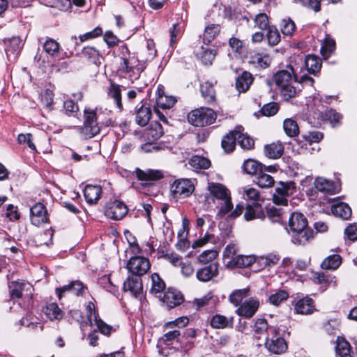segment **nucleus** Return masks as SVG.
Masks as SVG:
<instances>
[{
    "instance_id": "obj_1",
    "label": "nucleus",
    "mask_w": 357,
    "mask_h": 357,
    "mask_svg": "<svg viewBox=\"0 0 357 357\" xmlns=\"http://www.w3.org/2000/svg\"><path fill=\"white\" fill-rule=\"evenodd\" d=\"M273 80L280 89L284 98L289 99L294 97L297 92L301 91V85L303 83H308L312 85L314 79L307 75L301 77L298 75V67L289 64L284 70H278L273 75Z\"/></svg>"
},
{
    "instance_id": "obj_2",
    "label": "nucleus",
    "mask_w": 357,
    "mask_h": 357,
    "mask_svg": "<svg viewBox=\"0 0 357 357\" xmlns=\"http://www.w3.org/2000/svg\"><path fill=\"white\" fill-rule=\"evenodd\" d=\"M289 227L294 243L305 244L313 238V231L307 227V220L302 213H292L289 220Z\"/></svg>"
},
{
    "instance_id": "obj_3",
    "label": "nucleus",
    "mask_w": 357,
    "mask_h": 357,
    "mask_svg": "<svg viewBox=\"0 0 357 357\" xmlns=\"http://www.w3.org/2000/svg\"><path fill=\"white\" fill-rule=\"evenodd\" d=\"M208 195L213 198L220 201L217 206L218 211L217 216L224 217L233 208V204L229 190L222 184L211 182L207 187Z\"/></svg>"
},
{
    "instance_id": "obj_4",
    "label": "nucleus",
    "mask_w": 357,
    "mask_h": 357,
    "mask_svg": "<svg viewBox=\"0 0 357 357\" xmlns=\"http://www.w3.org/2000/svg\"><path fill=\"white\" fill-rule=\"evenodd\" d=\"M128 52V56L123 54L121 58L119 70L124 74L125 77L133 82L137 79L144 70L143 64L135 56L130 55L127 47H124Z\"/></svg>"
},
{
    "instance_id": "obj_5",
    "label": "nucleus",
    "mask_w": 357,
    "mask_h": 357,
    "mask_svg": "<svg viewBox=\"0 0 357 357\" xmlns=\"http://www.w3.org/2000/svg\"><path fill=\"white\" fill-rule=\"evenodd\" d=\"M100 124L97 109H85L84 124L80 128V133L85 139L92 138L100 132Z\"/></svg>"
},
{
    "instance_id": "obj_6",
    "label": "nucleus",
    "mask_w": 357,
    "mask_h": 357,
    "mask_svg": "<svg viewBox=\"0 0 357 357\" xmlns=\"http://www.w3.org/2000/svg\"><path fill=\"white\" fill-rule=\"evenodd\" d=\"M216 117L215 112L208 107H201L192 110L188 114L189 123L197 127H204L213 123Z\"/></svg>"
},
{
    "instance_id": "obj_7",
    "label": "nucleus",
    "mask_w": 357,
    "mask_h": 357,
    "mask_svg": "<svg viewBox=\"0 0 357 357\" xmlns=\"http://www.w3.org/2000/svg\"><path fill=\"white\" fill-rule=\"evenodd\" d=\"M194 190L195 185L192 181L187 178L177 179L171 185V193L176 199L190 197Z\"/></svg>"
},
{
    "instance_id": "obj_8",
    "label": "nucleus",
    "mask_w": 357,
    "mask_h": 357,
    "mask_svg": "<svg viewBox=\"0 0 357 357\" xmlns=\"http://www.w3.org/2000/svg\"><path fill=\"white\" fill-rule=\"evenodd\" d=\"M295 183L292 181L280 182L273 195V201L280 205H287V197L294 194Z\"/></svg>"
},
{
    "instance_id": "obj_9",
    "label": "nucleus",
    "mask_w": 357,
    "mask_h": 357,
    "mask_svg": "<svg viewBox=\"0 0 357 357\" xmlns=\"http://www.w3.org/2000/svg\"><path fill=\"white\" fill-rule=\"evenodd\" d=\"M150 267L151 264L149 259L141 256L132 257L127 263V268L129 272L138 277L146 274Z\"/></svg>"
},
{
    "instance_id": "obj_10",
    "label": "nucleus",
    "mask_w": 357,
    "mask_h": 357,
    "mask_svg": "<svg viewBox=\"0 0 357 357\" xmlns=\"http://www.w3.org/2000/svg\"><path fill=\"white\" fill-rule=\"evenodd\" d=\"M260 306V301L257 298H250L243 302L236 310V313L245 319L252 318Z\"/></svg>"
},
{
    "instance_id": "obj_11",
    "label": "nucleus",
    "mask_w": 357,
    "mask_h": 357,
    "mask_svg": "<svg viewBox=\"0 0 357 357\" xmlns=\"http://www.w3.org/2000/svg\"><path fill=\"white\" fill-rule=\"evenodd\" d=\"M128 213L126 204L119 200H114L107 204L105 213L110 219L118 220L122 219Z\"/></svg>"
},
{
    "instance_id": "obj_12",
    "label": "nucleus",
    "mask_w": 357,
    "mask_h": 357,
    "mask_svg": "<svg viewBox=\"0 0 357 357\" xmlns=\"http://www.w3.org/2000/svg\"><path fill=\"white\" fill-rule=\"evenodd\" d=\"M276 335H273L271 338L267 337L265 342V348L271 353L274 354H282L287 349V344L284 338L277 337Z\"/></svg>"
},
{
    "instance_id": "obj_13",
    "label": "nucleus",
    "mask_w": 357,
    "mask_h": 357,
    "mask_svg": "<svg viewBox=\"0 0 357 357\" xmlns=\"http://www.w3.org/2000/svg\"><path fill=\"white\" fill-rule=\"evenodd\" d=\"M31 221L33 225L40 226L48 221L45 206L41 203L34 204L30 209Z\"/></svg>"
},
{
    "instance_id": "obj_14",
    "label": "nucleus",
    "mask_w": 357,
    "mask_h": 357,
    "mask_svg": "<svg viewBox=\"0 0 357 357\" xmlns=\"http://www.w3.org/2000/svg\"><path fill=\"white\" fill-rule=\"evenodd\" d=\"M6 53L9 59H15L22 47V40L19 37H12L4 40Z\"/></svg>"
},
{
    "instance_id": "obj_15",
    "label": "nucleus",
    "mask_w": 357,
    "mask_h": 357,
    "mask_svg": "<svg viewBox=\"0 0 357 357\" xmlns=\"http://www.w3.org/2000/svg\"><path fill=\"white\" fill-rule=\"evenodd\" d=\"M123 290L129 291L135 297L140 296L143 291L142 279L135 275L129 276L123 283Z\"/></svg>"
},
{
    "instance_id": "obj_16",
    "label": "nucleus",
    "mask_w": 357,
    "mask_h": 357,
    "mask_svg": "<svg viewBox=\"0 0 357 357\" xmlns=\"http://www.w3.org/2000/svg\"><path fill=\"white\" fill-rule=\"evenodd\" d=\"M218 275V265L216 263H211L209 265L199 268L196 273L198 280L206 282Z\"/></svg>"
},
{
    "instance_id": "obj_17",
    "label": "nucleus",
    "mask_w": 357,
    "mask_h": 357,
    "mask_svg": "<svg viewBox=\"0 0 357 357\" xmlns=\"http://www.w3.org/2000/svg\"><path fill=\"white\" fill-rule=\"evenodd\" d=\"M83 290V284L79 282L75 281L61 288H57L56 292L59 299L61 300L63 296H66L68 294L79 296L82 294Z\"/></svg>"
},
{
    "instance_id": "obj_18",
    "label": "nucleus",
    "mask_w": 357,
    "mask_h": 357,
    "mask_svg": "<svg viewBox=\"0 0 357 357\" xmlns=\"http://www.w3.org/2000/svg\"><path fill=\"white\" fill-rule=\"evenodd\" d=\"M176 99L172 96H166L164 91V87L159 86L157 90L156 105L155 107L162 109H169L175 104Z\"/></svg>"
},
{
    "instance_id": "obj_19",
    "label": "nucleus",
    "mask_w": 357,
    "mask_h": 357,
    "mask_svg": "<svg viewBox=\"0 0 357 357\" xmlns=\"http://www.w3.org/2000/svg\"><path fill=\"white\" fill-rule=\"evenodd\" d=\"M102 195V188L100 185H87L84 190L86 202L89 204H96Z\"/></svg>"
},
{
    "instance_id": "obj_20",
    "label": "nucleus",
    "mask_w": 357,
    "mask_h": 357,
    "mask_svg": "<svg viewBox=\"0 0 357 357\" xmlns=\"http://www.w3.org/2000/svg\"><path fill=\"white\" fill-rule=\"evenodd\" d=\"M162 301L169 307L172 308L180 305L183 302V298L180 292L169 289L163 294Z\"/></svg>"
},
{
    "instance_id": "obj_21",
    "label": "nucleus",
    "mask_w": 357,
    "mask_h": 357,
    "mask_svg": "<svg viewBox=\"0 0 357 357\" xmlns=\"http://www.w3.org/2000/svg\"><path fill=\"white\" fill-rule=\"evenodd\" d=\"M294 310L297 314H309L315 310L314 301L309 297L298 300L294 305Z\"/></svg>"
},
{
    "instance_id": "obj_22",
    "label": "nucleus",
    "mask_w": 357,
    "mask_h": 357,
    "mask_svg": "<svg viewBox=\"0 0 357 357\" xmlns=\"http://www.w3.org/2000/svg\"><path fill=\"white\" fill-rule=\"evenodd\" d=\"M255 335L260 338L261 335H264L267 333H271L272 335H276L278 333L277 328L269 326L267 321L265 319H257L255 320L254 326Z\"/></svg>"
},
{
    "instance_id": "obj_23",
    "label": "nucleus",
    "mask_w": 357,
    "mask_h": 357,
    "mask_svg": "<svg viewBox=\"0 0 357 357\" xmlns=\"http://www.w3.org/2000/svg\"><path fill=\"white\" fill-rule=\"evenodd\" d=\"M253 77L251 73L245 71L238 76L236 81V89L239 93H245L248 90L253 82Z\"/></svg>"
},
{
    "instance_id": "obj_24",
    "label": "nucleus",
    "mask_w": 357,
    "mask_h": 357,
    "mask_svg": "<svg viewBox=\"0 0 357 357\" xmlns=\"http://www.w3.org/2000/svg\"><path fill=\"white\" fill-rule=\"evenodd\" d=\"M256 258L252 255H236L228 261V266L236 268H245L255 262Z\"/></svg>"
},
{
    "instance_id": "obj_25",
    "label": "nucleus",
    "mask_w": 357,
    "mask_h": 357,
    "mask_svg": "<svg viewBox=\"0 0 357 357\" xmlns=\"http://www.w3.org/2000/svg\"><path fill=\"white\" fill-rule=\"evenodd\" d=\"M284 152V146L280 142H273L264 146L265 155L271 159L280 158Z\"/></svg>"
},
{
    "instance_id": "obj_26",
    "label": "nucleus",
    "mask_w": 357,
    "mask_h": 357,
    "mask_svg": "<svg viewBox=\"0 0 357 357\" xmlns=\"http://www.w3.org/2000/svg\"><path fill=\"white\" fill-rule=\"evenodd\" d=\"M237 127L235 130L227 134L222 139V147L227 153L232 152L235 148L236 140H238Z\"/></svg>"
},
{
    "instance_id": "obj_27",
    "label": "nucleus",
    "mask_w": 357,
    "mask_h": 357,
    "mask_svg": "<svg viewBox=\"0 0 357 357\" xmlns=\"http://www.w3.org/2000/svg\"><path fill=\"white\" fill-rule=\"evenodd\" d=\"M233 323L234 318L232 317L227 318L221 314H215L213 316L210 321L211 327L216 329L231 327Z\"/></svg>"
},
{
    "instance_id": "obj_28",
    "label": "nucleus",
    "mask_w": 357,
    "mask_h": 357,
    "mask_svg": "<svg viewBox=\"0 0 357 357\" xmlns=\"http://www.w3.org/2000/svg\"><path fill=\"white\" fill-rule=\"evenodd\" d=\"M95 324L98 331L105 335H109L111 331V326L105 324L101 319L98 317V314L97 313H92L89 315V325L92 326Z\"/></svg>"
},
{
    "instance_id": "obj_29",
    "label": "nucleus",
    "mask_w": 357,
    "mask_h": 357,
    "mask_svg": "<svg viewBox=\"0 0 357 357\" xmlns=\"http://www.w3.org/2000/svg\"><path fill=\"white\" fill-rule=\"evenodd\" d=\"M135 172L137 177L141 181H157L163 177V174L160 170L147 169L143 171L137 169Z\"/></svg>"
},
{
    "instance_id": "obj_30",
    "label": "nucleus",
    "mask_w": 357,
    "mask_h": 357,
    "mask_svg": "<svg viewBox=\"0 0 357 357\" xmlns=\"http://www.w3.org/2000/svg\"><path fill=\"white\" fill-rule=\"evenodd\" d=\"M249 62L261 68H266L270 66L271 59L266 54L256 52L250 55Z\"/></svg>"
},
{
    "instance_id": "obj_31",
    "label": "nucleus",
    "mask_w": 357,
    "mask_h": 357,
    "mask_svg": "<svg viewBox=\"0 0 357 357\" xmlns=\"http://www.w3.org/2000/svg\"><path fill=\"white\" fill-rule=\"evenodd\" d=\"M151 116V110L150 107L141 105L137 110L135 117L136 123L141 126H145L149 123Z\"/></svg>"
},
{
    "instance_id": "obj_32",
    "label": "nucleus",
    "mask_w": 357,
    "mask_h": 357,
    "mask_svg": "<svg viewBox=\"0 0 357 357\" xmlns=\"http://www.w3.org/2000/svg\"><path fill=\"white\" fill-rule=\"evenodd\" d=\"M200 91L208 103H213L215 100V91L212 83L206 82L200 85Z\"/></svg>"
},
{
    "instance_id": "obj_33",
    "label": "nucleus",
    "mask_w": 357,
    "mask_h": 357,
    "mask_svg": "<svg viewBox=\"0 0 357 357\" xmlns=\"http://www.w3.org/2000/svg\"><path fill=\"white\" fill-rule=\"evenodd\" d=\"M304 61L307 71L311 74H316L321 67V59L314 55H307Z\"/></svg>"
},
{
    "instance_id": "obj_34",
    "label": "nucleus",
    "mask_w": 357,
    "mask_h": 357,
    "mask_svg": "<svg viewBox=\"0 0 357 357\" xmlns=\"http://www.w3.org/2000/svg\"><path fill=\"white\" fill-rule=\"evenodd\" d=\"M332 213L335 215L347 220L351 215L350 206L345 203H340L332 206Z\"/></svg>"
},
{
    "instance_id": "obj_35",
    "label": "nucleus",
    "mask_w": 357,
    "mask_h": 357,
    "mask_svg": "<svg viewBox=\"0 0 357 357\" xmlns=\"http://www.w3.org/2000/svg\"><path fill=\"white\" fill-rule=\"evenodd\" d=\"M335 350L336 354L341 357H350L351 347L344 337H337Z\"/></svg>"
},
{
    "instance_id": "obj_36",
    "label": "nucleus",
    "mask_w": 357,
    "mask_h": 357,
    "mask_svg": "<svg viewBox=\"0 0 357 357\" xmlns=\"http://www.w3.org/2000/svg\"><path fill=\"white\" fill-rule=\"evenodd\" d=\"M197 56L204 64L210 65L215 59V52L213 49L202 47Z\"/></svg>"
},
{
    "instance_id": "obj_37",
    "label": "nucleus",
    "mask_w": 357,
    "mask_h": 357,
    "mask_svg": "<svg viewBox=\"0 0 357 357\" xmlns=\"http://www.w3.org/2000/svg\"><path fill=\"white\" fill-rule=\"evenodd\" d=\"M314 186L321 192L333 193L335 192L333 183L324 178H317L314 181Z\"/></svg>"
},
{
    "instance_id": "obj_38",
    "label": "nucleus",
    "mask_w": 357,
    "mask_h": 357,
    "mask_svg": "<svg viewBox=\"0 0 357 357\" xmlns=\"http://www.w3.org/2000/svg\"><path fill=\"white\" fill-rule=\"evenodd\" d=\"M188 164L191 167L197 170L206 169L210 167L211 162L204 157L194 155L190 159Z\"/></svg>"
},
{
    "instance_id": "obj_39",
    "label": "nucleus",
    "mask_w": 357,
    "mask_h": 357,
    "mask_svg": "<svg viewBox=\"0 0 357 357\" xmlns=\"http://www.w3.org/2000/svg\"><path fill=\"white\" fill-rule=\"evenodd\" d=\"M283 129L285 134L290 137H296L299 133V128L296 121L292 119H286L283 122Z\"/></svg>"
},
{
    "instance_id": "obj_40",
    "label": "nucleus",
    "mask_w": 357,
    "mask_h": 357,
    "mask_svg": "<svg viewBox=\"0 0 357 357\" xmlns=\"http://www.w3.org/2000/svg\"><path fill=\"white\" fill-rule=\"evenodd\" d=\"M342 259L338 255H332L325 258L321 264L323 269L335 270L341 264Z\"/></svg>"
},
{
    "instance_id": "obj_41",
    "label": "nucleus",
    "mask_w": 357,
    "mask_h": 357,
    "mask_svg": "<svg viewBox=\"0 0 357 357\" xmlns=\"http://www.w3.org/2000/svg\"><path fill=\"white\" fill-rule=\"evenodd\" d=\"M45 52L52 57L57 56L60 52L59 44L54 39L47 38L43 44Z\"/></svg>"
},
{
    "instance_id": "obj_42",
    "label": "nucleus",
    "mask_w": 357,
    "mask_h": 357,
    "mask_svg": "<svg viewBox=\"0 0 357 357\" xmlns=\"http://www.w3.org/2000/svg\"><path fill=\"white\" fill-rule=\"evenodd\" d=\"M237 130H238V142L241 147L243 149L248 150L252 149L255 144L254 140L248 135L242 132V127H237Z\"/></svg>"
},
{
    "instance_id": "obj_43",
    "label": "nucleus",
    "mask_w": 357,
    "mask_h": 357,
    "mask_svg": "<svg viewBox=\"0 0 357 357\" xmlns=\"http://www.w3.org/2000/svg\"><path fill=\"white\" fill-rule=\"evenodd\" d=\"M45 313L51 320H60L63 317L62 311L55 303L48 304L45 307Z\"/></svg>"
},
{
    "instance_id": "obj_44",
    "label": "nucleus",
    "mask_w": 357,
    "mask_h": 357,
    "mask_svg": "<svg viewBox=\"0 0 357 357\" xmlns=\"http://www.w3.org/2000/svg\"><path fill=\"white\" fill-rule=\"evenodd\" d=\"M249 291V288L235 290L229 295V300L235 306H238L243 299L248 296Z\"/></svg>"
},
{
    "instance_id": "obj_45",
    "label": "nucleus",
    "mask_w": 357,
    "mask_h": 357,
    "mask_svg": "<svg viewBox=\"0 0 357 357\" xmlns=\"http://www.w3.org/2000/svg\"><path fill=\"white\" fill-rule=\"evenodd\" d=\"M108 97L113 99L116 107L121 110V93L120 86L115 84H111V86L108 91Z\"/></svg>"
},
{
    "instance_id": "obj_46",
    "label": "nucleus",
    "mask_w": 357,
    "mask_h": 357,
    "mask_svg": "<svg viewBox=\"0 0 357 357\" xmlns=\"http://www.w3.org/2000/svg\"><path fill=\"white\" fill-rule=\"evenodd\" d=\"M163 133L164 131L161 124L158 122H153L151 123L149 129L146 131V136L148 138L157 140L162 136Z\"/></svg>"
},
{
    "instance_id": "obj_47",
    "label": "nucleus",
    "mask_w": 357,
    "mask_h": 357,
    "mask_svg": "<svg viewBox=\"0 0 357 357\" xmlns=\"http://www.w3.org/2000/svg\"><path fill=\"white\" fill-rule=\"evenodd\" d=\"M29 286V284H25L20 282H12L9 284V292L12 298H19L22 296V290L26 286Z\"/></svg>"
},
{
    "instance_id": "obj_48",
    "label": "nucleus",
    "mask_w": 357,
    "mask_h": 357,
    "mask_svg": "<svg viewBox=\"0 0 357 357\" xmlns=\"http://www.w3.org/2000/svg\"><path fill=\"white\" fill-rule=\"evenodd\" d=\"M243 169L248 174L257 175L261 171V166L256 160L249 159L244 162Z\"/></svg>"
},
{
    "instance_id": "obj_49",
    "label": "nucleus",
    "mask_w": 357,
    "mask_h": 357,
    "mask_svg": "<svg viewBox=\"0 0 357 357\" xmlns=\"http://www.w3.org/2000/svg\"><path fill=\"white\" fill-rule=\"evenodd\" d=\"M257 175L256 183L259 187L268 188L273 186L274 179L271 176L263 172L262 170Z\"/></svg>"
},
{
    "instance_id": "obj_50",
    "label": "nucleus",
    "mask_w": 357,
    "mask_h": 357,
    "mask_svg": "<svg viewBox=\"0 0 357 357\" xmlns=\"http://www.w3.org/2000/svg\"><path fill=\"white\" fill-rule=\"evenodd\" d=\"M335 42L333 39L331 38L329 36H326L323 45L321 48V52L322 56L327 59L330 56L332 52L335 50Z\"/></svg>"
},
{
    "instance_id": "obj_51",
    "label": "nucleus",
    "mask_w": 357,
    "mask_h": 357,
    "mask_svg": "<svg viewBox=\"0 0 357 357\" xmlns=\"http://www.w3.org/2000/svg\"><path fill=\"white\" fill-rule=\"evenodd\" d=\"M220 31V28L218 24H213L207 26L203 34L204 40L210 43L219 33Z\"/></svg>"
},
{
    "instance_id": "obj_52",
    "label": "nucleus",
    "mask_w": 357,
    "mask_h": 357,
    "mask_svg": "<svg viewBox=\"0 0 357 357\" xmlns=\"http://www.w3.org/2000/svg\"><path fill=\"white\" fill-rule=\"evenodd\" d=\"M280 258L278 256L273 254L267 256H261L256 259V262L259 264L261 268L273 266L278 262Z\"/></svg>"
},
{
    "instance_id": "obj_53",
    "label": "nucleus",
    "mask_w": 357,
    "mask_h": 357,
    "mask_svg": "<svg viewBox=\"0 0 357 357\" xmlns=\"http://www.w3.org/2000/svg\"><path fill=\"white\" fill-rule=\"evenodd\" d=\"M152 287L151 292L152 294H162V291L165 288V282L156 273H153L151 275Z\"/></svg>"
},
{
    "instance_id": "obj_54",
    "label": "nucleus",
    "mask_w": 357,
    "mask_h": 357,
    "mask_svg": "<svg viewBox=\"0 0 357 357\" xmlns=\"http://www.w3.org/2000/svg\"><path fill=\"white\" fill-rule=\"evenodd\" d=\"M281 31L284 36H291L296 30L295 23L290 18H285L281 21Z\"/></svg>"
},
{
    "instance_id": "obj_55",
    "label": "nucleus",
    "mask_w": 357,
    "mask_h": 357,
    "mask_svg": "<svg viewBox=\"0 0 357 357\" xmlns=\"http://www.w3.org/2000/svg\"><path fill=\"white\" fill-rule=\"evenodd\" d=\"M83 54L91 61L96 66H99L101 63L100 56L98 50L91 47H84Z\"/></svg>"
},
{
    "instance_id": "obj_56",
    "label": "nucleus",
    "mask_w": 357,
    "mask_h": 357,
    "mask_svg": "<svg viewBox=\"0 0 357 357\" xmlns=\"http://www.w3.org/2000/svg\"><path fill=\"white\" fill-rule=\"evenodd\" d=\"M155 54L156 50L154 42L152 40H148L146 49L142 51V59L146 61H151L155 57Z\"/></svg>"
},
{
    "instance_id": "obj_57",
    "label": "nucleus",
    "mask_w": 357,
    "mask_h": 357,
    "mask_svg": "<svg viewBox=\"0 0 357 357\" xmlns=\"http://www.w3.org/2000/svg\"><path fill=\"white\" fill-rule=\"evenodd\" d=\"M289 296L287 291L284 290L277 291L269 296V302L274 305H279L282 302L286 301Z\"/></svg>"
},
{
    "instance_id": "obj_58",
    "label": "nucleus",
    "mask_w": 357,
    "mask_h": 357,
    "mask_svg": "<svg viewBox=\"0 0 357 357\" xmlns=\"http://www.w3.org/2000/svg\"><path fill=\"white\" fill-rule=\"evenodd\" d=\"M267 33V40L268 44L271 46L278 45L280 41V34L275 26L268 27Z\"/></svg>"
},
{
    "instance_id": "obj_59",
    "label": "nucleus",
    "mask_w": 357,
    "mask_h": 357,
    "mask_svg": "<svg viewBox=\"0 0 357 357\" xmlns=\"http://www.w3.org/2000/svg\"><path fill=\"white\" fill-rule=\"evenodd\" d=\"M244 217L246 220H251L255 218L264 219L265 215L263 211H258L257 209H255L252 206L248 205L246 206Z\"/></svg>"
},
{
    "instance_id": "obj_60",
    "label": "nucleus",
    "mask_w": 357,
    "mask_h": 357,
    "mask_svg": "<svg viewBox=\"0 0 357 357\" xmlns=\"http://www.w3.org/2000/svg\"><path fill=\"white\" fill-rule=\"evenodd\" d=\"M254 22L255 24V26L261 30H265L270 27L268 17L266 14L261 13L257 14L255 19Z\"/></svg>"
},
{
    "instance_id": "obj_61",
    "label": "nucleus",
    "mask_w": 357,
    "mask_h": 357,
    "mask_svg": "<svg viewBox=\"0 0 357 357\" xmlns=\"http://www.w3.org/2000/svg\"><path fill=\"white\" fill-rule=\"evenodd\" d=\"M218 256V252L213 250H208L203 252L198 257V261L201 264H207L212 261Z\"/></svg>"
},
{
    "instance_id": "obj_62",
    "label": "nucleus",
    "mask_w": 357,
    "mask_h": 357,
    "mask_svg": "<svg viewBox=\"0 0 357 357\" xmlns=\"http://www.w3.org/2000/svg\"><path fill=\"white\" fill-rule=\"evenodd\" d=\"M215 298L213 295L208 294L200 298H196L194 301V304L196 305L197 309H200L204 306L208 305L211 303H215Z\"/></svg>"
},
{
    "instance_id": "obj_63",
    "label": "nucleus",
    "mask_w": 357,
    "mask_h": 357,
    "mask_svg": "<svg viewBox=\"0 0 357 357\" xmlns=\"http://www.w3.org/2000/svg\"><path fill=\"white\" fill-rule=\"evenodd\" d=\"M279 109V106L276 102H270L266 104L261 109L260 112L262 115L266 116H271L275 115Z\"/></svg>"
},
{
    "instance_id": "obj_64",
    "label": "nucleus",
    "mask_w": 357,
    "mask_h": 357,
    "mask_svg": "<svg viewBox=\"0 0 357 357\" xmlns=\"http://www.w3.org/2000/svg\"><path fill=\"white\" fill-rule=\"evenodd\" d=\"M243 198L248 200L258 201L259 199V192L254 188H244L242 191Z\"/></svg>"
}]
</instances>
